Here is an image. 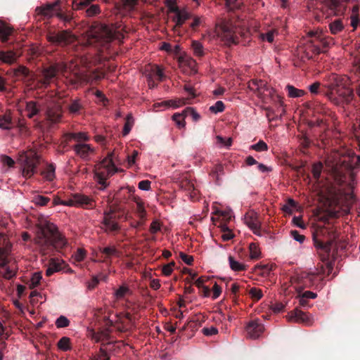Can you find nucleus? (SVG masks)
<instances>
[{"mask_svg": "<svg viewBox=\"0 0 360 360\" xmlns=\"http://www.w3.org/2000/svg\"><path fill=\"white\" fill-rule=\"evenodd\" d=\"M50 199L48 197H45L43 195H36L34 199L33 202L38 205L40 206H44L46 205L49 202Z\"/></svg>", "mask_w": 360, "mask_h": 360, "instance_id": "obj_59", "label": "nucleus"}, {"mask_svg": "<svg viewBox=\"0 0 360 360\" xmlns=\"http://www.w3.org/2000/svg\"><path fill=\"white\" fill-rule=\"evenodd\" d=\"M134 120L132 117V115L128 114L125 119V123H124V126L123 131H122V134L124 136L127 135L130 132V131L134 125Z\"/></svg>", "mask_w": 360, "mask_h": 360, "instance_id": "obj_38", "label": "nucleus"}, {"mask_svg": "<svg viewBox=\"0 0 360 360\" xmlns=\"http://www.w3.org/2000/svg\"><path fill=\"white\" fill-rule=\"evenodd\" d=\"M180 186L185 191L193 193L194 195L196 194L193 184L186 178L181 181Z\"/></svg>", "mask_w": 360, "mask_h": 360, "instance_id": "obj_45", "label": "nucleus"}, {"mask_svg": "<svg viewBox=\"0 0 360 360\" xmlns=\"http://www.w3.org/2000/svg\"><path fill=\"white\" fill-rule=\"evenodd\" d=\"M86 257V251L82 248L77 249V252L75 253V259L77 262H82L84 259Z\"/></svg>", "mask_w": 360, "mask_h": 360, "instance_id": "obj_64", "label": "nucleus"}, {"mask_svg": "<svg viewBox=\"0 0 360 360\" xmlns=\"http://www.w3.org/2000/svg\"><path fill=\"white\" fill-rule=\"evenodd\" d=\"M315 42L314 40H308L305 44L300 45L297 49V57L304 61L312 58L313 54L319 53L320 48Z\"/></svg>", "mask_w": 360, "mask_h": 360, "instance_id": "obj_12", "label": "nucleus"}, {"mask_svg": "<svg viewBox=\"0 0 360 360\" xmlns=\"http://www.w3.org/2000/svg\"><path fill=\"white\" fill-rule=\"evenodd\" d=\"M55 166L50 164L47 166L46 170L42 172L44 177L48 181H52L55 178Z\"/></svg>", "mask_w": 360, "mask_h": 360, "instance_id": "obj_44", "label": "nucleus"}, {"mask_svg": "<svg viewBox=\"0 0 360 360\" xmlns=\"http://www.w3.org/2000/svg\"><path fill=\"white\" fill-rule=\"evenodd\" d=\"M136 212L138 214V217L141 220H145L146 217V211L145 207L141 202H137L136 203Z\"/></svg>", "mask_w": 360, "mask_h": 360, "instance_id": "obj_52", "label": "nucleus"}, {"mask_svg": "<svg viewBox=\"0 0 360 360\" xmlns=\"http://www.w3.org/2000/svg\"><path fill=\"white\" fill-rule=\"evenodd\" d=\"M103 347L104 346L101 347L99 353L97 354L92 360H110V356Z\"/></svg>", "mask_w": 360, "mask_h": 360, "instance_id": "obj_53", "label": "nucleus"}, {"mask_svg": "<svg viewBox=\"0 0 360 360\" xmlns=\"http://www.w3.org/2000/svg\"><path fill=\"white\" fill-rule=\"evenodd\" d=\"M121 210L122 209L117 205L113 204L110 206L108 212H104L102 224L105 232H116L120 229L116 220L120 217V214H117V213Z\"/></svg>", "mask_w": 360, "mask_h": 360, "instance_id": "obj_9", "label": "nucleus"}, {"mask_svg": "<svg viewBox=\"0 0 360 360\" xmlns=\"http://www.w3.org/2000/svg\"><path fill=\"white\" fill-rule=\"evenodd\" d=\"M322 170V164L320 162L316 163L314 165L312 168V174L314 177L316 179H318L320 177L321 173Z\"/></svg>", "mask_w": 360, "mask_h": 360, "instance_id": "obj_62", "label": "nucleus"}, {"mask_svg": "<svg viewBox=\"0 0 360 360\" xmlns=\"http://www.w3.org/2000/svg\"><path fill=\"white\" fill-rule=\"evenodd\" d=\"M249 294L252 299L257 301L260 300L263 296L262 291L257 288H252L249 291Z\"/></svg>", "mask_w": 360, "mask_h": 360, "instance_id": "obj_57", "label": "nucleus"}, {"mask_svg": "<svg viewBox=\"0 0 360 360\" xmlns=\"http://www.w3.org/2000/svg\"><path fill=\"white\" fill-rule=\"evenodd\" d=\"M152 70H153V72L154 73V75L158 77V79L160 82H162L165 79V75L163 72L162 68L160 66L155 65V66H154V68H153Z\"/></svg>", "mask_w": 360, "mask_h": 360, "instance_id": "obj_60", "label": "nucleus"}, {"mask_svg": "<svg viewBox=\"0 0 360 360\" xmlns=\"http://www.w3.org/2000/svg\"><path fill=\"white\" fill-rule=\"evenodd\" d=\"M213 38L223 42L225 39V21L221 19L217 22L213 32Z\"/></svg>", "mask_w": 360, "mask_h": 360, "instance_id": "obj_28", "label": "nucleus"}, {"mask_svg": "<svg viewBox=\"0 0 360 360\" xmlns=\"http://www.w3.org/2000/svg\"><path fill=\"white\" fill-rule=\"evenodd\" d=\"M286 89L288 90V96L290 98H300L303 96L305 93L304 90L297 89L292 85L290 84L287 85Z\"/></svg>", "mask_w": 360, "mask_h": 360, "instance_id": "obj_35", "label": "nucleus"}, {"mask_svg": "<svg viewBox=\"0 0 360 360\" xmlns=\"http://www.w3.org/2000/svg\"><path fill=\"white\" fill-rule=\"evenodd\" d=\"M226 11L234 10L240 8L242 4L240 0H226Z\"/></svg>", "mask_w": 360, "mask_h": 360, "instance_id": "obj_56", "label": "nucleus"}, {"mask_svg": "<svg viewBox=\"0 0 360 360\" xmlns=\"http://www.w3.org/2000/svg\"><path fill=\"white\" fill-rule=\"evenodd\" d=\"M42 278L41 273L40 271L35 272L32 274L30 279V288H34L37 287Z\"/></svg>", "mask_w": 360, "mask_h": 360, "instance_id": "obj_49", "label": "nucleus"}, {"mask_svg": "<svg viewBox=\"0 0 360 360\" xmlns=\"http://www.w3.org/2000/svg\"><path fill=\"white\" fill-rule=\"evenodd\" d=\"M278 31L276 29H272L266 32V33H261L259 34V39L263 41H267L272 43L274 40L275 37L278 36Z\"/></svg>", "mask_w": 360, "mask_h": 360, "instance_id": "obj_33", "label": "nucleus"}, {"mask_svg": "<svg viewBox=\"0 0 360 360\" xmlns=\"http://www.w3.org/2000/svg\"><path fill=\"white\" fill-rule=\"evenodd\" d=\"M58 73H61L73 85L77 84L84 79L83 75L77 71V65L72 68V63L68 65L62 61L55 63L43 70V84L48 85Z\"/></svg>", "mask_w": 360, "mask_h": 360, "instance_id": "obj_2", "label": "nucleus"}, {"mask_svg": "<svg viewBox=\"0 0 360 360\" xmlns=\"http://www.w3.org/2000/svg\"><path fill=\"white\" fill-rule=\"evenodd\" d=\"M13 29L6 22L0 20V41L6 43L11 39Z\"/></svg>", "mask_w": 360, "mask_h": 360, "instance_id": "obj_26", "label": "nucleus"}, {"mask_svg": "<svg viewBox=\"0 0 360 360\" xmlns=\"http://www.w3.org/2000/svg\"><path fill=\"white\" fill-rule=\"evenodd\" d=\"M46 38L51 44L60 46H67L76 41V37L70 30L50 32Z\"/></svg>", "mask_w": 360, "mask_h": 360, "instance_id": "obj_10", "label": "nucleus"}, {"mask_svg": "<svg viewBox=\"0 0 360 360\" xmlns=\"http://www.w3.org/2000/svg\"><path fill=\"white\" fill-rule=\"evenodd\" d=\"M35 243L43 256H53L56 252H63L68 247L65 236L58 227L51 223L40 226L36 233Z\"/></svg>", "mask_w": 360, "mask_h": 360, "instance_id": "obj_1", "label": "nucleus"}, {"mask_svg": "<svg viewBox=\"0 0 360 360\" xmlns=\"http://www.w3.org/2000/svg\"><path fill=\"white\" fill-rule=\"evenodd\" d=\"M30 71L29 69L23 65H20L18 67V68L15 70V74L18 76H24L27 77L29 75Z\"/></svg>", "mask_w": 360, "mask_h": 360, "instance_id": "obj_63", "label": "nucleus"}, {"mask_svg": "<svg viewBox=\"0 0 360 360\" xmlns=\"http://www.w3.org/2000/svg\"><path fill=\"white\" fill-rule=\"evenodd\" d=\"M174 262H171L170 263L164 265L162 269V274L166 276H170L173 271V267L174 266Z\"/></svg>", "mask_w": 360, "mask_h": 360, "instance_id": "obj_61", "label": "nucleus"}, {"mask_svg": "<svg viewBox=\"0 0 360 360\" xmlns=\"http://www.w3.org/2000/svg\"><path fill=\"white\" fill-rule=\"evenodd\" d=\"M286 319L290 322L302 323L307 326H311L313 323L312 319L302 311L295 309L290 311Z\"/></svg>", "mask_w": 360, "mask_h": 360, "instance_id": "obj_17", "label": "nucleus"}, {"mask_svg": "<svg viewBox=\"0 0 360 360\" xmlns=\"http://www.w3.org/2000/svg\"><path fill=\"white\" fill-rule=\"evenodd\" d=\"M347 79L336 74H330L326 77V87L331 91L333 94L339 88L346 83Z\"/></svg>", "mask_w": 360, "mask_h": 360, "instance_id": "obj_21", "label": "nucleus"}, {"mask_svg": "<svg viewBox=\"0 0 360 360\" xmlns=\"http://www.w3.org/2000/svg\"><path fill=\"white\" fill-rule=\"evenodd\" d=\"M106 328L100 329L98 331L91 330L89 332V335L92 340L96 342H101V346L108 345L113 342L111 340V330L110 327L112 326V321L108 319L106 320Z\"/></svg>", "mask_w": 360, "mask_h": 360, "instance_id": "obj_11", "label": "nucleus"}, {"mask_svg": "<svg viewBox=\"0 0 360 360\" xmlns=\"http://www.w3.org/2000/svg\"><path fill=\"white\" fill-rule=\"evenodd\" d=\"M337 94L343 103H349L354 99L353 89L347 87L346 83L334 93Z\"/></svg>", "mask_w": 360, "mask_h": 360, "instance_id": "obj_24", "label": "nucleus"}, {"mask_svg": "<svg viewBox=\"0 0 360 360\" xmlns=\"http://www.w3.org/2000/svg\"><path fill=\"white\" fill-rule=\"evenodd\" d=\"M248 88L250 91L255 93L263 102L268 103V101L271 99L278 103L279 111H281V116L284 112L281 96L276 95L274 90L267 86L266 82L262 80L253 79L248 83Z\"/></svg>", "mask_w": 360, "mask_h": 360, "instance_id": "obj_6", "label": "nucleus"}, {"mask_svg": "<svg viewBox=\"0 0 360 360\" xmlns=\"http://www.w3.org/2000/svg\"><path fill=\"white\" fill-rule=\"evenodd\" d=\"M224 109V104L221 101H218L214 105L210 107V111L212 113L222 112Z\"/></svg>", "mask_w": 360, "mask_h": 360, "instance_id": "obj_54", "label": "nucleus"}, {"mask_svg": "<svg viewBox=\"0 0 360 360\" xmlns=\"http://www.w3.org/2000/svg\"><path fill=\"white\" fill-rule=\"evenodd\" d=\"M243 27H245V22L240 21L236 25L226 22V46L238 43V35L243 33Z\"/></svg>", "mask_w": 360, "mask_h": 360, "instance_id": "obj_13", "label": "nucleus"}, {"mask_svg": "<svg viewBox=\"0 0 360 360\" xmlns=\"http://www.w3.org/2000/svg\"><path fill=\"white\" fill-rule=\"evenodd\" d=\"M245 224L252 231V232L258 236H262L260 229L261 222L259 219L257 213L250 211L248 212L244 217Z\"/></svg>", "mask_w": 360, "mask_h": 360, "instance_id": "obj_16", "label": "nucleus"}, {"mask_svg": "<svg viewBox=\"0 0 360 360\" xmlns=\"http://www.w3.org/2000/svg\"><path fill=\"white\" fill-rule=\"evenodd\" d=\"M211 219L213 224L220 229L221 238L225 241V211L214 208Z\"/></svg>", "mask_w": 360, "mask_h": 360, "instance_id": "obj_19", "label": "nucleus"}, {"mask_svg": "<svg viewBox=\"0 0 360 360\" xmlns=\"http://www.w3.org/2000/svg\"><path fill=\"white\" fill-rule=\"evenodd\" d=\"M194 54L196 56L201 57L204 54L203 46L198 41H193L191 44Z\"/></svg>", "mask_w": 360, "mask_h": 360, "instance_id": "obj_46", "label": "nucleus"}, {"mask_svg": "<svg viewBox=\"0 0 360 360\" xmlns=\"http://www.w3.org/2000/svg\"><path fill=\"white\" fill-rule=\"evenodd\" d=\"M62 108L58 105L49 106L46 111V118L51 123L59 122L62 117Z\"/></svg>", "mask_w": 360, "mask_h": 360, "instance_id": "obj_22", "label": "nucleus"}, {"mask_svg": "<svg viewBox=\"0 0 360 360\" xmlns=\"http://www.w3.org/2000/svg\"><path fill=\"white\" fill-rule=\"evenodd\" d=\"M349 0H320L323 6L330 11V15H339L344 13L346 4Z\"/></svg>", "mask_w": 360, "mask_h": 360, "instance_id": "obj_14", "label": "nucleus"}, {"mask_svg": "<svg viewBox=\"0 0 360 360\" xmlns=\"http://www.w3.org/2000/svg\"><path fill=\"white\" fill-rule=\"evenodd\" d=\"M115 152L109 153L96 168L95 175L101 189L107 188L109 184L106 180L120 171L115 166Z\"/></svg>", "mask_w": 360, "mask_h": 360, "instance_id": "obj_4", "label": "nucleus"}, {"mask_svg": "<svg viewBox=\"0 0 360 360\" xmlns=\"http://www.w3.org/2000/svg\"><path fill=\"white\" fill-rule=\"evenodd\" d=\"M170 12L174 13L175 15L173 17L172 20L175 22L173 30L175 32H179V29L182 27L183 25L186 20L191 18V14L187 11L179 9L177 6H170Z\"/></svg>", "mask_w": 360, "mask_h": 360, "instance_id": "obj_15", "label": "nucleus"}, {"mask_svg": "<svg viewBox=\"0 0 360 360\" xmlns=\"http://www.w3.org/2000/svg\"><path fill=\"white\" fill-rule=\"evenodd\" d=\"M41 110V105L39 102L30 101L26 103L25 111L29 118H33L34 116L38 115Z\"/></svg>", "mask_w": 360, "mask_h": 360, "instance_id": "obj_27", "label": "nucleus"}, {"mask_svg": "<svg viewBox=\"0 0 360 360\" xmlns=\"http://www.w3.org/2000/svg\"><path fill=\"white\" fill-rule=\"evenodd\" d=\"M187 98H179L177 100H169L165 102H163L162 103H158V105H165L166 107L167 106H172L174 108H178L181 105L186 104Z\"/></svg>", "mask_w": 360, "mask_h": 360, "instance_id": "obj_37", "label": "nucleus"}, {"mask_svg": "<svg viewBox=\"0 0 360 360\" xmlns=\"http://www.w3.org/2000/svg\"><path fill=\"white\" fill-rule=\"evenodd\" d=\"M184 112L185 116H186V117H189V116L191 117L193 120H194V121H198L200 119V115L192 108H190V107L186 108L184 110Z\"/></svg>", "mask_w": 360, "mask_h": 360, "instance_id": "obj_55", "label": "nucleus"}, {"mask_svg": "<svg viewBox=\"0 0 360 360\" xmlns=\"http://www.w3.org/2000/svg\"><path fill=\"white\" fill-rule=\"evenodd\" d=\"M250 250V257L252 259H259L261 257V251L259 246L255 243H252L249 245Z\"/></svg>", "mask_w": 360, "mask_h": 360, "instance_id": "obj_39", "label": "nucleus"}, {"mask_svg": "<svg viewBox=\"0 0 360 360\" xmlns=\"http://www.w3.org/2000/svg\"><path fill=\"white\" fill-rule=\"evenodd\" d=\"M210 175L217 184H220L222 182V176L224 175V166L221 164L216 165L212 169Z\"/></svg>", "mask_w": 360, "mask_h": 360, "instance_id": "obj_32", "label": "nucleus"}, {"mask_svg": "<svg viewBox=\"0 0 360 360\" xmlns=\"http://www.w3.org/2000/svg\"><path fill=\"white\" fill-rule=\"evenodd\" d=\"M91 36V44L98 43L102 46H105L113 39L121 41L124 38L120 27L101 22H96L92 26Z\"/></svg>", "mask_w": 360, "mask_h": 360, "instance_id": "obj_3", "label": "nucleus"}, {"mask_svg": "<svg viewBox=\"0 0 360 360\" xmlns=\"http://www.w3.org/2000/svg\"><path fill=\"white\" fill-rule=\"evenodd\" d=\"M330 32L333 34L340 32L344 29V25L340 19L335 20L329 24Z\"/></svg>", "mask_w": 360, "mask_h": 360, "instance_id": "obj_34", "label": "nucleus"}, {"mask_svg": "<svg viewBox=\"0 0 360 360\" xmlns=\"http://www.w3.org/2000/svg\"><path fill=\"white\" fill-rule=\"evenodd\" d=\"M320 272L318 270L311 272H303L301 274V279L305 287L316 285L317 276Z\"/></svg>", "mask_w": 360, "mask_h": 360, "instance_id": "obj_25", "label": "nucleus"}, {"mask_svg": "<svg viewBox=\"0 0 360 360\" xmlns=\"http://www.w3.org/2000/svg\"><path fill=\"white\" fill-rule=\"evenodd\" d=\"M246 331L250 338L257 339L264 331V326L259 319H255L248 323Z\"/></svg>", "mask_w": 360, "mask_h": 360, "instance_id": "obj_20", "label": "nucleus"}, {"mask_svg": "<svg viewBox=\"0 0 360 360\" xmlns=\"http://www.w3.org/2000/svg\"><path fill=\"white\" fill-rule=\"evenodd\" d=\"M63 262V261H60L57 259L51 258L49 260V267L52 269L54 272H58L62 270V264Z\"/></svg>", "mask_w": 360, "mask_h": 360, "instance_id": "obj_47", "label": "nucleus"}, {"mask_svg": "<svg viewBox=\"0 0 360 360\" xmlns=\"http://www.w3.org/2000/svg\"><path fill=\"white\" fill-rule=\"evenodd\" d=\"M65 136L75 140L77 143H86V142L90 140V136L86 132L67 133Z\"/></svg>", "mask_w": 360, "mask_h": 360, "instance_id": "obj_29", "label": "nucleus"}, {"mask_svg": "<svg viewBox=\"0 0 360 360\" xmlns=\"http://www.w3.org/2000/svg\"><path fill=\"white\" fill-rule=\"evenodd\" d=\"M100 252L105 255V258L108 259L111 256L117 255L118 250L115 246H108L105 248H101Z\"/></svg>", "mask_w": 360, "mask_h": 360, "instance_id": "obj_41", "label": "nucleus"}, {"mask_svg": "<svg viewBox=\"0 0 360 360\" xmlns=\"http://www.w3.org/2000/svg\"><path fill=\"white\" fill-rule=\"evenodd\" d=\"M82 108V105L80 103L79 100H74L69 105V111L71 113H79L81 109Z\"/></svg>", "mask_w": 360, "mask_h": 360, "instance_id": "obj_51", "label": "nucleus"}, {"mask_svg": "<svg viewBox=\"0 0 360 360\" xmlns=\"http://www.w3.org/2000/svg\"><path fill=\"white\" fill-rule=\"evenodd\" d=\"M13 127V122L10 112H6L0 115V128L8 130Z\"/></svg>", "mask_w": 360, "mask_h": 360, "instance_id": "obj_31", "label": "nucleus"}, {"mask_svg": "<svg viewBox=\"0 0 360 360\" xmlns=\"http://www.w3.org/2000/svg\"><path fill=\"white\" fill-rule=\"evenodd\" d=\"M229 262L231 269L235 271H240L245 269V265L236 261L231 256L229 257Z\"/></svg>", "mask_w": 360, "mask_h": 360, "instance_id": "obj_40", "label": "nucleus"}, {"mask_svg": "<svg viewBox=\"0 0 360 360\" xmlns=\"http://www.w3.org/2000/svg\"><path fill=\"white\" fill-rule=\"evenodd\" d=\"M185 117H186V116H185L184 112L183 111L182 113L174 114L172 116V120L176 122V124L179 128H181L185 126Z\"/></svg>", "mask_w": 360, "mask_h": 360, "instance_id": "obj_48", "label": "nucleus"}, {"mask_svg": "<svg viewBox=\"0 0 360 360\" xmlns=\"http://www.w3.org/2000/svg\"><path fill=\"white\" fill-rule=\"evenodd\" d=\"M60 1L57 0L52 4H46L38 6L35 9L37 15L44 19H50L56 15L60 20L64 22L65 25L70 24L73 19V13L69 11H63L60 6Z\"/></svg>", "mask_w": 360, "mask_h": 360, "instance_id": "obj_5", "label": "nucleus"}, {"mask_svg": "<svg viewBox=\"0 0 360 360\" xmlns=\"http://www.w3.org/2000/svg\"><path fill=\"white\" fill-rule=\"evenodd\" d=\"M339 153H335L326 160V165L333 172L338 174L342 166L356 167L360 165V156L354 153H349L348 156L340 157Z\"/></svg>", "mask_w": 360, "mask_h": 360, "instance_id": "obj_7", "label": "nucleus"}, {"mask_svg": "<svg viewBox=\"0 0 360 360\" xmlns=\"http://www.w3.org/2000/svg\"><path fill=\"white\" fill-rule=\"evenodd\" d=\"M58 347L64 352L70 349V339L68 337L61 338L57 343Z\"/></svg>", "mask_w": 360, "mask_h": 360, "instance_id": "obj_43", "label": "nucleus"}, {"mask_svg": "<svg viewBox=\"0 0 360 360\" xmlns=\"http://www.w3.org/2000/svg\"><path fill=\"white\" fill-rule=\"evenodd\" d=\"M74 200L76 202V207L84 209H92L95 207V202L87 195L75 193L74 194Z\"/></svg>", "mask_w": 360, "mask_h": 360, "instance_id": "obj_23", "label": "nucleus"}, {"mask_svg": "<svg viewBox=\"0 0 360 360\" xmlns=\"http://www.w3.org/2000/svg\"><path fill=\"white\" fill-rule=\"evenodd\" d=\"M72 149L76 155L85 161L89 160L91 155L94 153V148L88 143H76Z\"/></svg>", "mask_w": 360, "mask_h": 360, "instance_id": "obj_18", "label": "nucleus"}, {"mask_svg": "<svg viewBox=\"0 0 360 360\" xmlns=\"http://www.w3.org/2000/svg\"><path fill=\"white\" fill-rule=\"evenodd\" d=\"M10 262L9 251L6 248H0V267H5Z\"/></svg>", "mask_w": 360, "mask_h": 360, "instance_id": "obj_36", "label": "nucleus"}, {"mask_svg": "<svg viewBox=\"0 0 360 360\" xmlns=\"http://www.w3.org/2000/svg\"><path fill=\"white\" fill-rule=\"evenodd\" d=\"M17 54L13 51H0V61L11 65L17 60Z\"/></svg>", "mask_w": 360, "mask_h": 360, "instance_id": "obj_30", "label": "nucleus"}, {"mask_svg": "<svg viewBox=\"0 0 360 360\" xmlns=\"http://www.w3.org/2000/svg\"><path fill=\"white\" fill-rule=\"evenodd\" d=\"M250 149L257 152H263L268 150V146L264 141L260 140L257 143L252 145Z\"/></svg>", "mask_w": 360, "mask_h": 360, "instance_id": "obj_50", "label": "nucleus"}, {"mask_svg": "<svg viewBox=\"0 0 360 360\" xmlns=\"http://www.w3.org/2000/svg\"><path fill=\"white\" fill-rule=\"evenodd\" d=\"M18 161L20 165L22 175L25 178H30L37 172L40 156L32 150L22 151L20 153Z\"/></svg>", "mask_w": 360, "mask_h": 360, "instance_id": "obj_8", "label": "nucleus"}, {"mask_svg": "<svg viewBox=\"0 0 360 360\" xmlns=\"http://www.w3.org/2000/svg\"><path fill=\"white\" fill-rule=\"evenodd\" d=\"M132 292L131 290L126 285H121L115 292V296L117 299H122L127 295H131Z\"/></svg>", "mask_w": 360, "mask_h": 360, "instance_id": "obj_42", "label": "nucleus"}, {"mask_svg": "<svg viewBox=\"0 0 360 360\" xmlns=\"http://www.w3.org/2000/svg\"><path fill=\"white\" fill-rule=\"evenodd\" d=\"M58 328H65L70 325V321L64 316H59L56 321Z\"/></svg>", "mask_w": 360, "mask_h": 360, "instance_id": "obj_58", "label": "nucleus"}]
</instances>
